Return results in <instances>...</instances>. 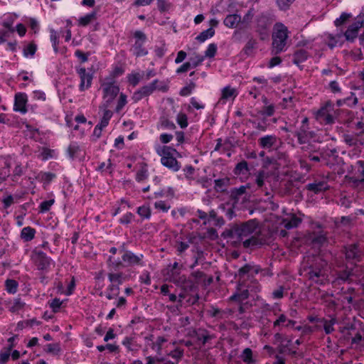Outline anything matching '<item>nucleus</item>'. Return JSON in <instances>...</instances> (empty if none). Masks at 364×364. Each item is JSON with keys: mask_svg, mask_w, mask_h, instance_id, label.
<instances>
[{"mask_svg": "<svg viewBox=\"0 0 364 364\" xmlns=\"http://www.w3.org/2000/svg\"><path fill=\"white\" fill-rule=\"evenodd\" d=\"M222 236L235 247L242 245L244 248L253 250L267 243V238L255 220L235 225L226 229Z\"/></svg>", "mask_w": 364, "mask_h": 364, "instance_id": "nucleus-1", "label": "nucleus"}, {"mask_svg": "<svg viewBox=\"0 0 364 364\" xmlns=\"http://www.w3.org/2000/svg\"><path fill=\"white\" fill-rule=\"evenodd\" d=\"M289 31L286 26L282 23H276L272 33V50L274 54H279L287 49V41L289 37Z\"/></svg>", "mask_w": 364, "mask_h": 364, "instance_id": "nucleus-2", "label": "nucleus"}, {"mask_svg": "<svg viewBox=\"0 0 364 364\" xmlns=\"http://www.w3.org/2000/svg\"><path fill=\"white\" fill-rule=\"evenodd\" d=\"M274 21L273 16L268 12H262L255 16V29L261 40L264 41L268 38Z\"/></svg>", "mask_w": 364, "mask_h": 364, "instance_id": "nucleus-3", "label": "nucleus"}, {"mask_svg": "<svg viewBox=\"0 0 364 364\" xmlns=\"http://www.w3.org/2000/svg\"><path fill=\"white\" fill-rule=\"evenodd\" d=\"M326 262L318 258L316 262L305 270L309 279L318 284H323L327 281Z\"/></svg>", "mask_w": 364, "mask_h": 364, "instance_id": "nucleus-4", "label": "nucleus"}, {"mask_svg": "<svg viewBox=\"0 0 364 364\" xmlns=\"http://www.w3.org/2000/svg\"><path fill=\"white\" fill-rule=\"evenodd\" d=\"M341 110L335 109L334 105L330 102H326L315 113L316 119L321 124H333L338 118Z\"/></svg>", "mask_w": 364, "mask_h": 364, "instance_id": "nucleus-5", "label": "nucleus"}, {"mask_svg": "<svg viewBox=\"0 0 364 364\" xmlns=\"http://www.w3.org/2000/svg\"><path fill=\"white\" fill-rule=\"evenodd\" d=\"M156 152L161 156V163L168 169L176 172L181 168L180 163L173 156V152L176 150L168 146H157Z\"/></svg>", "mask_w": 364, "mask_h": 364, "instance_id": "nucleus-6", "label": "nucleus"}, {"mask_svg": "<svg viewBox=\"0 0 364 364\" xmlns=\"http://www.w3.org/2000/svg\"><path fill=\"white\" fill-rule=\"evenodd\" d=\"M102 103L111 105L119 92V87L112 77H106L101 84Z\"/></svg>", "mask_w": 364, "mask_h": 364, "instance_id": "nucleus-7", "label": "nucleus"}, {"mask_svg": "<svg viewBox=\"0 0 364 364\" xmlns=\"http://www.w3.org/2000/svg\"><path fill=\"white\" fill-rule=\"evenodd\" d=\"M168 278L170 282L174 283L185 291H192L194 287L193 282L187 279L184 274H181V269H168Z\"/></svg>", "mask_w": 364, "mask_h": 364, "instance_id": "nucleus-8", "label": "nucleus"}, {"mask_svg": "<svg viewBox=\"0 0 364 364\" xmlns=\"http://www.w3.org/2000/svg\"><path fill=\"white\" fill-rule=\"evenodd\" d=\"M159 82V80H154L151 83L135 91L132 97L134 102H137L144 97L151 95L156 89L164 92L166 91L167 89L165 86L159 87L158 85Z\"/></svg>", "mask_w": 364, "mask_h": 364, "instance_id": "nucleus-9", "label": "nucleus"}, {"mask_svg": "<svg viewBox=\"0 0 364 364\" xmlns=\"http://www.w3.org/2000/svg\"><path fill=\"white\" fill-rule=\"evenodd\" d=\"M31 258L38 270H47L53 263L50 257L40 250L35 249L32 251Z\"/></svg>", "mask_w": 364, "mask_h": 364, "instance_id": "nucleus-10", "label": "nucleus"}, {"mask_svg": "<svg viewBox=\"0 0 364 364\" xmlns=\"http://www.w3.org/2000/svg\"><path fill=\"white\" fill-rule=\"evenodd\" d=\"M136 38L135 43L132 47L133 53L136 57L145 56L148 54V50L143 47L144 43L146 40V35L141 31H136L134 33Z\"/></svg>", "mask_w": 364, "mask_h": 364, "instance_id": "nucleus-11", "label": "nucleus"}, {"mask_svg": "<svg viewBox=\"0 0 364 364\" xmlns=\"http://www.w3.org/2000/svg\"><path fill=\"white\" fill-rule=\"evenodd\" d=\"M144 255L142 254L136 255L134 252L129 250H123L122 255V260L124 263L125 266H141L143 267L144 265Z\"/></svg>", "mask_w": 364, "mask_h": 364, "instance_id": "nucleus-12", "label": "nucleus"}, {"mask_svg": "<svg viewBox=\"0 0 364 364\" xmlns=\"http://www.w3.org/2000/svg\"><path fill=\"white\" fill-rule=\"evenodd\" d=\"M344 254L346 260L351 263L360 262L363 257V252L358 244H351L345 247Z\"/></svg>", "mask_w": 364, "mask_h": 364, "instance_id": "nucleus-13", "label": "nucleus"}, {"mask_svg": "<svg viewBox=\"0 0 364 364\" xmlns=\"http://www.w3.org/2000/svg\"><path fill=\"white\" fill-rule=\"evenodd\" d=\"M294 135L297 137L299 144H306L316 138V133L309 130L308 125L301 126L300 128L294 132Z\"/></svg>", "mask_w": 364, "mask_h": 364, "instance_id": "nucleus-14", "label": "nucleus"}, {"mask_svg": "<svg viewBox=\"0 0 364 364\" xmlns=\"http://www.w3.org/2000/svg\"><path fill=\"white\" fill-rule=\"evenodd\" d=\"M77 73L80 78L79 89L80 91L87 90L91 87L92 81V74L87 72L85 68H79L77 69Z\"/></svg>", "mask_w": 364, "mask_h": 364, "instance_id": "nucleus-15", "label": "nucleus"}, {"mask_svg": "<svg viewBox=\"0 0 364 364\" xmlns=\"http://www.w3.org/2000/svg\"><path fill=\"white\" fill-rule=\"evenodd\" d=\"M27 102L28 97L26 93L19 92L16 94L14 110L21 114H26L28 111L26 108Z\"/></svg>", "mask_w": 364, "mask_h": 364, "instance_id": "nucleus-16", "label": "nucleus"}, {"mask_svg": "<svg viewBox=\"0 0 364 364\" xmlns=\"http://www.w3.org/2000/svg\"><path fill=\"white\" fill-rule=\"evenodd\" d=\"M296 323L295 321L289 319L284 314L277 316V319L273 322V329L279 331L284 327L294 326Z\"/></svg>", "mask_w": 364, "mask_h": 364, "instance_id": "nucleus-17", "label": "nucleus"}, {"mask_svg": "<svg viewBox=\"0 0 364 364\" xmlns=\"http://www.w3.org/2000/svg\"><path fill=\"white\" fill-rule=\"evenodd\" d=\"M317 323H319V326H322L325 333L328 335L335 331L334 326L337 323V319L335 316H330V318L317 319Z\"/></svg>", "mask_w": 364, "mask_h": 364, "instance_id": "nucleus-18", "label": "nucleus"}, {"mask_svg": "<svg viewBox=\"0 0 364 364\" xmlns=\"http://www.w3.org/2000/svg\"><path fill=\"white\" fill-rule=\"evenodd\" d=\"M343 141L349 146L359 147L364 146V140L358 139L353 132H346L342 135Z\"/></svg>", "mask_w": 364, "mask_h": 364, "instance_id": "nucleus-19", "label": "nucleus"}, {"mask_svg": "<svg viewBox=\"0 0 364 364\" xmlns=\"http://www.w3.org/2000/svg\"><path fill=\"white\" fill-rule=\"evenodd\" d=\"M302 221L301 218L297 217L294 213L287 215V217L283 218L281 221L282 225L286 229H292L296 228Z\"/></svg>", "mask_w": 364, "mask_h": 364, "instance_id": "nucleus-20", "label": "nucleus"}, {"mask_svg": "<svg viewBox=\"0 0 364 364\" xmlns=\"http://www.w3.org/2000/svg\"><path fill=\"white\" fill-rule=\"evenodd\" d=\"M363 21H358L352 23L344 33L346 39L348 41H353L358 36V31L363 26Z\"/></svg>", "mask_w": 364, "mask_h": 364, "instance_id": "nucleus-21", "label": "nucleus"}, {"mask_svg": "<svg viewBox=\"0 0 364 364\" xmlns=\"http://www.w3.org/2000/svg\"><path fill=\"white\" fill-rule=\"evenodd\" d=\"M107 277L111 283L109 285L115 287H119L127 279V277L123 272L117 271H110Z\"/></svg>", "mask_w": 364, "mask_h": 364, "instance_id": "nucleus-22", "label": "nucleus"}, {"mask_svg": "<svg viewBox=\"0 0 364 364\" xmlns=\"http://www.w3.org/2000/svg\"><path fill=\"white\" fill-rule=\"evenodd\" d=\"M329 188L328 183L325 180L315 181L313 183H308L306 186V190L314 193H318L328 190Z\"/></svg>", "mask_w": 364, "mask_h": 364, "instance_id": "nucleus-23", "label": "nucleus"}, {"mask_svg": "<svg viewBox=\"0 0 364 364\" xmlns=\"http://www.w3.org/2000/svg\"><path fill=\"white\" fill-rule=\"evenodd\" d=\"M259 274V266L247 264L238 269L237 275L240 278L244 277L245 275L248 277H254Z\"/></svg>", "mask_w": 364, "mask_h": 364, "instance_id": "nucleus-24", "label": "nucleus"}, {"mask_svg": "<svg viewBox=\"0 0 364 364\" xmlns=\"http://www.w3.org/2000/svg\"><path fill=\"white\" fill-rule=\"evenodd\" d=\"M277 141V137L275 135H266L258 139L259 146L265 149H271L276 145Z\"/></svg>", "mask_w": 364, "mask_h": 364, "instance_id": "nucleus-25", "label": "nucleus"}, {"mask_svg": "<svg viewBox=\"0 0 364 364\" xmlns=\"http://www.w3.org/2000/svg\"><path fill=\"white\" fill-rule=\"evenodd\" d=\"M111 105L102 103L100 106V110L102 112V117L100 122L102 127H107L109 124L110 119L112 117V112L109 109Z\"/></svg>", "mask_w": 364, "mask_h": 364, "instance_id": "nucleus-26", "label": "nucleus"}, {"mask_svg": "<svg viewBox=\"0 0 364 364\" xmlns=\"http://www.w3.org/2000/svg\"><path fill=\"white\" fill-rule=\"evenodd\" d=\"M10 162L0 157V183L4 181L10 176Z\"/></svg>", "mask_w": 364, "mask_h": 364, "instance_id": "nucleus-27", "label": "nucleus"}, {"mask_svg": "<svg viewBox=\"0 0 364 364\" xmlns=\"http://www.w3.org/2000/svg\"><path fill=\"white\" fill-rule=\"evenodd\" d=\"M255 183L258 189H263L265 182L269 178V173L264 170H259L254 174Z\"/></svg>", "mask_w": 364, "mask_h": 364, "instance_id": "nucleus-28", "label": "nucleus"}, {"mask_svg": "<svg viewBox=\"0 0 364 364\" xmlns=\"http://www.w3.org/2000/svg\"><path fill=\"white\" fill-rule=\"evenodd\" d=\"M241 22V16L237 14L228 15L223 21L224 25L229 28H237Z\"/></svg>", "mask_w": 364, "mask_h": 364, "instance_id": "nucleus-29", "label": "nucleus"}, {"mask_svg": "<svg viewBox=\"0 0 364 364\" xmlns=\"http://www.w3.org/2000/svg\"><path fill=\"white\" fill-rule=\"evenodd\" d=\"M248 296V289H245L241 285L239 288H237V291L230 297V299L241 303L247 299Z\"/></svg>", "mask_w": 364, "mask_h": 364, "instance_id": "nucleus-30", "label": "nucleus"}, {"mask_svg": "<svg viewBox=\"0 0 364 364\" xmlns=\"http://www.w3.org/2000/svg\"><path fill=\"white\" fill-rule=\"evenodd\" d=\"M237 95V90L231 87L230 86H226L222 90L220 101L225 103L226 101L230 100H234Z\"/></svg>", "mask_w": 364, "mask_h": 364, "instance_id": "nucleus-31", "label": "nucleus"}, {"mask_svg": "<svg viewBox=\"0 0 364 364\" xmlns=\"http://www.w3.org/2000/svg\"><path fill=\"white\" fill-rule=\"evenodd\" d=\"M311 242L314 245L322 246L327 242L328 239L326 233L324 232H314L311 237Z\"/></svg>", "mask_w": 364, "mask_h": 364, "instance_id": "nucleus-32", "label": "nucleus"}, {"mask_svg": "<svg viewBox=\"0 0 364 364\" xmlns=\"http://www.w3.org/2000/svg\"><path fill=\"white\" fill-rule=\"evenodd\" d=\"M107 264L109 271H118L122 267H124L125 266L123 261H121L119 259H116L112 256L109 257Z\"/></svg>", "mask_w": 364, "mask_h": 364, "instance_id": "nucleus-33", "label": "nucleus"}, {"mask_svg": "<svg viewBox=\"0 0 364 364\" xmlns=\"http://www.w3.org/2000/svg\"><path fill=\"white\" fill-rule=\"evenodd\" d=\"M122 345L124 346L128 351L135 352L139 348V346L136 343L134 338L125 337L122 341Z\"/></svg>", "mask_w": 364, "mask_h": 364, "instance_id": "nucleus-34", "label": "nucleus"}, {"mask_svg": "<svg viewBox=\"0 0 364 364\" xmlns=\"http://www.w3.org/2000/svg\"><path fill=\"white\" fill-rule=\"evenodd\" d=\"M36 230L34 228L31 227H25L21 230V238L25 242H29L34 238Z\"/></svg>", "mask_w": 364, "mask_h": 364, "instance_id": "nucleus-35", "label": "nucleus"}, {"mask_svg": "<svg viewBox=\"0 0 364 364\" xmlns=\"http://www.w3.org/2000/svg\"><path fill=\"white\" fill-rule=\"evenodd\" d=\"M308 52L304 49H300L296 51L294 54L293 62L294 63L299 65L308 58Z\"/></svg>", "mask_w": 364, "mask_h": 364, "instance_id": "nucleus-36", "label": "nucleus"}, {"mask_svg": "<svg viewBox=\"0 0 364 364\" xmlns=\"http://www.w3.org/2000/svg\"><path fill=\"white\" fill-rule=\"evenodd\" d=\"M119 287L109 285L105 291V296L109 300L115 299L119 294Z\"/></svg>", "mask_w": 364, "mask_h": 364, "instance_id": "nucleus-37", "label": "nucleus"}, {"mask_svg": "<svg viewBox=\"0 0 364 364\" xmlns=\"http://www.w3.org/2000/svg\"><path fill=\"white\" fill-rule=\"evenodd\" d=\"M81 149L80 146L75 142L71 143L67 149L68 154L72 159L77 157Z\"/></svg>", "mask_w": 364, "mask_h": 364, "instance_id": "nucleus-38", "label": "nucleus"}, {"mask_svg": "<svg viewBox=\"0 0 364 364\" xmlns=\"http://www.w3.org/2000/svg\"><path fill=\"white\" fill-rule=\"evenodd\" d=\"M248 172L249 166L246 161H242L238 163L234 169V173L235 175L246 174Z\"/></svg>", "mask_w": 364, "mask_h": 364, "instance_id": "nucleus-39", "label": "nucleus"}, {"mask_svg": "<svg viewBox=\"0 0 364 364\" xmlns=\"http://www.w3.org/2000/svg\"><path fill=\"white\" fill-rule=\"evenodd\" d=\"M240 358L246 364H252L255 362L252 358V351L249 348H246L243 350Z\"/></svg>", "mask_w": 364, "mask_h": 364, "instance_id": "nucleus-40", "label": "nucleus"}, {"mask_svg": "<svg viewBox=\"0 0 364 364\" xmlns=\"http://www.w3.org/2000/svg\"><path fill=\"white\" fill-rule=\"evenodd\" d=\"M215 34V30L213 28H209L203 32H201L196 39L199 42L203 43L206 41L208 38H211Z\"/></svg>", "mask_w": 364, "mask_h": 364, "instance_id": "nucleus-41", "label": "nucleus"}, {"mask_svg": "<svg viewBox=\"0 0 364 364\" xmlns=\"http://www.w3.org/2000/svg\"><path fill=\"white\" fill-rule=\"evenodd\" d=\"M49 31H50V40L52 43V46H53L55 53H57L58 52V46L59 43V41H58L59 35H58V32L55 30H54L53 28H50Z\"/></svg>", "mask_w": 364, "mask_h": 364, "instance_id": "nucleus-42", "label": "nucleus"}, {"mask_svg": "<svg viewBox=\"0 0 364 364\" xmlns=\"http://www.w3.org/2000/svg\"><path fill=\"white\" fill-rule=\"evenodd\" d=\"M96 18V12L92 11L91 13L82 16L79 19V25L85 26L91 23L93 20Z\"/></svg>", "mask_w": 364, "mask_h": 364, "instance_id": "nucleus-43", "label": "nucleus"}, {"mask_svg": "<svg viewBox=\"0 0 364 364\" xmlns=\"http://www.w3.org/2000/svg\"><path fill=\"white\" fill-rule=\"evenodd\" d=\"M355 125V131L353 133L356 134L358 139L364 140V122L358 121Z\"/></svg>", "mask_w": 364, "mask_h": 364, "instance_id": "nucleus-44", "label": "nucleus"}, {"mask_svg": "<svg viewBox=\"0 0 364 364\" xmlns=\"http://www.w3.org/2000/svg\"><path fill=\"white\" fill-rule=\"evenodd\" d=\"M127 103V96L124 93H120L119 99L117 100V104L115 108V112L119 113L121 110L124 107V106Z\"/></svg>", "mask_w": 364, "mask_h": 364, "instance_id": "nucleus-45", "label": "nucleus"}, {"mask_svg": "<svg viewBox=\"0 0 364 364\" xmlns=\"http://www.w3.org/2000/svg\"><path fill=\"white\" fill-rule=\"evenodd\" d=\"M136 213L142 219H149L151 217V210L147 205H142L137 208Z\"/></svg>", "mask_w": 364, "mask_h": 364, "instance_id": "nucleus-46", "label": "nucleus"}, {"mask_svg": "<svg viewBox=\"0 0 364 364\" xmlns=\"http://www.w3.org/2000/svg\"><path fill=\"white\" fill-rule=\"evenodd\" d=\"M159 124V126L164 129L173 130L176 129L175 124L166 117H161Z\"/></svg>", "mask_w": 364, "mask_h": 364, "instance_id": "nucleus-47", "label": "nucleus"}, {"mask_svg": "<svg viewBox=\"0 0 364 364\" xmlns=\"http://www.w3.org/2000/svg\"><path fill=\"white\" fill-rule=\"evenodd\" d=\"M166 341L164 337L159 336L156 341L151 344V348L154 350L158 354H161L162 345Z\"/></svg>", "mask_w": 364, "mask_h": 364, "instance_id": "nucleus-48", "label": "nucleus"}, {"mask_svg": "<svg viewBox=\"0 0 364 364\" xmlns=\"http://www.w3.org/2000/svg\"><path fill=\"white\" fill-rule=\"evenodd\" d=\"M14 345L11 344L9 346L6 350H1L0 352V362L2 364H5L9 359V357L11 355V350L13 348Z\"/></svg>", "mask_w": 364, "mask_h": 364, "instance_id": "nucleus-49", "label": "nucleus"}, {"mask_svg": "<svg viewBox=\"0 0 364 364\" xmlns=\"http://www.w3.org/2000/svg\"><path fill=\"white\" fill-rule=\"evenodd\" d=\"M255 15L254 9H250L245 14V15L243 16V18H241V23L243 24L245 26H248L250 23V22L252 20V18Z\"/></svg>", "mask_w": 364, "mask_h": 364, "instance_id": "nucleus-50", "label": "nucleus"}, {"mask_svg": "<svg viewBox=\"0 0 364 364\" xmlns=\"http://www.w3.org/2000/svg\"><path fill=\"white\" fill-rule=\"evenodd\" d=\"M358 171L362 176V178L355 179L354 183L357 185L360 183L364 184V161H357Z\"/></svg>", "mask_w": 364, "mask_h": 364, "instance_id": "nucleus-51", "label": "nucleus"}, {"mask_svg": "<svg viewBox=\"0 0 364 364\" xmlns=\"http://www.w3.org/2000/svg\"><path fill=\"white\" fill-rule=\"evenodd\" d=\"M18 283L14 279H7L6 281V289L9 293L14 294L16 292Z\"/></svg>", "mask_w": 364, "mask_h": 364, "instance_id": "nucleus-52", "label": "nucleus"}, {"mask_svg": "<svg viewBox=\"0 0 364 364\" xmlns=\"http://www.w3.org/2000/svg\"><path fill=\"white\" fill-rule=\"evenodd\" d=\"M24 306V303L20 299H14L12 303H10L9 310L11 312H16L21 309Z\"/></svg>", "mask_w": 364, "mask_h": 364, "instance_id": "nucleus-53", "label": "nucleus"}, {"mask_svg": "<svg viewBox=\"0 0 364 364\" xmlns=\"http://www.w3.org/2000/svg\"><path fill=\"white\" fill-rule=\"evenodd\" d=\"M176 121L178 125L184 129L188 127V117L184 113H178L176 117Z\"/></svg>", "mask_w": 364, "mask_h": 364, "instance_id": "nucleus-54", "label": "nucleus"}, {"mask_svg": "<svg viewBox=\"0 0 364 364\" xmlns=\"http://www.w3.org/2000/svg\"><path fill=\"white\" fill-rule=\"evenodd\" d=\"M204 59L205 57L203 55H195L194 56L190 58V60L188 62L191 63L192 68H195L200 65Z\"/></svg>", "mask_w": 364, "mask_h": 364, "instance_id": "nucleus-55", "label": "nucleus"}, {"mask_svg": "<svg viewBox=\"0 0 364 364\" xmlns=\"http://www.w3.org/2000/svg\"><path fill=\"white\" fill-rule=\"evenodd\" d=\"M256 46L257 41L252 38H250L244 48L245 53L247 55L250 54Z\"/></svg>", "mask_w": 364, "mask_h": 364, "instance_id": "nucleus-56", "label": "nucleus"}, {"mask_svg": "<svg viewBox=\"0 0 364 364\" xmlns=\"http://www.w3.org/2000/svg\"><path fill=\"white\" fill-rule=\"evenodd\" d=\"M154 207L156 209L161 210L164 213L168 212V210L171 208V205L163 200L156 201L154 203Z\"/></svg>", "mask_w": 364, "mask_h": 364, "instance_id": "nucleus-57", "label": "nucleus"}, {"mask_svg": "<svg viewBox=\"0 0 364 364\" xmlns=\"http://www.w3.org/2000/svg\"><path fill=\"white\" fill-rule=\"evenodd\" d=\"M217 45L215 43H210L205 52V58H213L217 52Z\"/></svg>", "mask_w": 364, "mask_h": 364, "instance_id": "nucleus-58", "label": "nucleus"}, {"mask_svg": "<svg viewBox=\"0 0 364 364\" xmlns=\"http://www.w3.org/2000/svg\"><path fill=\"white\" fill-rule=\"evenodd\" d=\"M37 47L36 45L34 43H29L24 49H23V55L25 57L33 56L36 51Z\"/></svg>", "mask_w": 364, "mask_h": 364, "instance_id": "nucleus-59", "label": "nucleus"}, {"mask_svg": "<svg viewBox=\"0 0 364 364\" xmlns=\"http://www.w3.org/2000/svg\"><path fill=\"white\" fill-rule=\"evenodd\" d=\"M54 202H55L54 199H50L48 200L43 201L40 204V206H39L40 211L42 213H46V212L50 210V207L53 205Z\"/></svg>", "mask_w": 364, "mask_h": 364, "instance_id": "nucleus-60", "label": "nucleus"}, {"mask_svg": "<svg viewBox=\"0 0 364 364\" xmlns=\"http://www.w3.org/2000/svg\"><path fill=\"white\" fill-rule=\"evenodd\" d=\"M195 87H196V84L194 82H191L189 85L183 87L181 90L180 95L181 96H188L192 92V91L194 90Z\"/></svg>", "mask_w": 364, "mask_h": 364, "instance_id": "nucleus-61", "label": "nucleus"}, {"mask_svg": "<svg viewBox=\"0 0 364 364\" xmlns=\"http://www.w3.org/2000/svg\"><path fill=\"white\" fill-rule=\"evenodd\" d=\"M97 348L100 352H102L105 349L108 350L109 352H116L118 350L119 347L114 344H107L105 346H97Z\"/></svg>", "mask_w": 364, "mask_h": 364, "instance_id": "nucleus-62", "label": "nucleus"}, {"mask_svg": "<svg viewBox=\"0 0 364 364\" xmlns=\"http://www.w3.org/2000/svg\"><path fill=\"white\" fill-rule=\"evenodd\" d=\"M247 187H249L248 185H247V186H241L240 187H239L237 188H235L232 191V196L234 198H237L239 196H242V194H244L245 193L246 188Z\"/></svg>", "mask_w": 364, "mask_h": 364, "instance_id": "nucleus-63", "label": "nucleus"}, {"mask_svg": "<svg viewBox=\"0 0 364 364\" xmlns=\"http://www.w3.org/2000/svg\"><path fill=\"white\" fill-rule=\"evenodd\" d=\"M134 218V215L133 213H127L119 219V223L121 224L128 225L132 221Z\"/></svg>", "mask_w": 364, "mask_h": 364, "instance_id": "nucleus-64", "label": "nucleus"}]
</instances>
